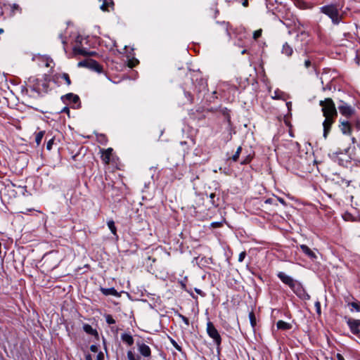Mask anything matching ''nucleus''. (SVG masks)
<instances>
[{
	"mask_svg": "<svg viewBox=\"0 0 360 360\" xmlns=\"http://www.w3.org/2000/svg\"><path fill=\"white\" fill-rule=\"evenodd\" d=\"M319 105L322 108L321 110L323 115L325 117V120L323 122V137L326 139L330 131L331 127L338 116V112L335 103L330 98H327L323 101H320Z\"/></svg>",
	"mask_w": 360,
	"mask_h": 360,
	"instance_id": "1",
	"label": "nucleus"
},
{
	"mask_svg": "<svg viewBox=\"0 0 360 360\" xmlns=\"http://www.w3.org/2000/svg\"><path fill=\"white\" fill-rule=\"evenodd\" d=\"M341 8L336 4H330L321 8L323 13L328 15L334 24H339L341 21L342 16L340 14Z\"/></svg>",
	"mask_w": 360,
	"mask_h": 360,
	"instance_id": "2",
	"label": "nucleus"
},
{
	"mask_svg": "<svg viewBox=\"0 0 360 360\" xmlns=\"http://www.w3.org/2000/svg\"><path fill=\"white\" fill-rule=\"evenodd\" d=\"M333 160L338 163V165L347 167L351 163V158L346 153L336 152L332 155Z\"/></svg>",
	"mask_w": 360,
	"mask_h": 360,
	"instance_id": "3",
	"label": "nucleus"
},
{
	"mask_svg": "<svg viewBox=\"0 0 360 360\" xmlns=\"http://www.w3.org/2000/svg\"><path fill=\"white\" fill-rule=\"evenodd\" d=\"M207 333L213 339L217 346L219 347L221 345V338L218 330L211 321H208L207 323Z\"/></svg>",
	"mask_w": 360,
	"mask_h": 360,
	"instance_id": "4",
	"label": "nucleus"
},
{
	"mask_svg": "<svg viewBox=\"0 0 360 360\" xmlns=\"http://www.w3.org/2000/svg\"><path fill=\"white\" fill-rule=\"evenodd\" d=\"M345 319L346 320L351 332L360 338V320L354 319L347 316L345 317Z\"/></svg>",
	"mask_w": 360,
	"mask_h": 360,
	"instance_id": "5",
	"label": "nucleus"
},
{
	"mask_svg": "<svg viewBox=\"0 0 360 360\" xmlns=\"http://www.w3.org/2000/svg\"><path fill=\"white\" fill-rule=\"evenodd\" d=\"M340 103L338 110L340 114L347 118L351 117L355 112L354 108L342 101H340Z\"/></svg>",
	"mask_w": 360,
	"mask_h": 360,
	"instance_id": "6",
	"label": "nucleus"
},
{
	"mask_svg": "<svg viewBox=\"0 0 360 360\" xmlns=\"http://www.w3.org/2000/svg\"><path fill=\"white\" fill-rule=\"evenodd\" d=\"M78 65L87 67L88 68L98 73H101L103 71V67L97 61L92 59L81 61L78 63Z\"/></svg>",
	"mask_w": 360,
	"mask_h": 360,
	"instance_id": "7",
	"label": "nucleus"
},
{
	"mask_svg": "<svg viewBox=\"0 0 360 360\" xmlns=\"http://www.w3.org/2000/svg\"><path fill=\"white\" fill-rule=\"evenodd\" d=\"M136 345L138 347V351L142 356L145 358L150 357L151 349L148 345L143 342H137Z\"/></svg>",
	"mask_w": 360,
	"mask_h": 360,
	"instance_id": "8",
	"label": "nucleus"
},
{
	"mask_svg": "<svg viewBox=\"0 0 360 360\" xmlns=\"http://www.w3.org/2000/svg\"><path fill=\"white\" fill-rule=\"evenodd\" d=\"M340 129L343 134L351 135L352 134V125L347 120H340Z\"/></svg>",
	"mask_w": 360,
	"mask_h": 360,
	"instance_id": "9",
	"label": "nucleus"
},
{
	"mask_svg": "<svg viewBox=\"0 0 360 360\" xmlns=\"http://www.w3.org/2000/svg\"><path fill=\"white\" fill-rule=\"evenodd\" d=\"M291 290L300 297H302L304 294V290L301 285V283L297 281H295L292 286L290 287Z\"/></svg>",
	"mask_w": 360,
	"mask_h": 360,
	"instance_id": "10",
	"label": "nucleus"
},
{
	"mask_svg": "<svg viewBox=\"0 0 360 360\" xmlns=\"http://www.w3.org/2000/svg\"><path fill=\"white\" fill-rule=\"evenodd\" d=\"M101 159L105 165H108L110 161V158L112 153V148H108L107 149H101Z\"/></svg>",
	"mask_w": 360,
	"mask_h": 360,
	"instance_id": "11",
	"label": "nucleus"
},
{
	"mask_svg": "<svg viewBox=\"0 0 360 360\" xmlns=\"http://www.w3.org/2000/svg\"><path fill=\"white\" fill-rule=\"evenodd\" d=\"M300 248L302 252L311 259L315 260L317 259L316 253L312 250H311L307 245H300Z\"/></svg>",
	"mask_w": 360,
	"mask_h": 360,
	"instance_id": "12",
	"label": "nucleus"
},
{
	"mask_svg": "<svg viewBox=\"0 0 360 360\" xmlns=\"http://www.w3.org/2000/svg\"><path fill=\"white\" fill-rule=\"evenodd\" d=\"M277 276L280 278V280L285 284L288 285L290 288L293 284L295 280L290 276L286 275L283 272H279L277 274Z\"/></svg>",
	"mask_w": 360,
	"mask_h": 360,
	"instance_id": "13",
	"label": "nucleus"
},
{
	"mask_svg": "<svg viewBox=\"0 0 360 360\" xmlns=\"http://www.w3.org/2000/svg\"><path fill=\"white\" fill-rule=\"evenodd\" d=\"M308 38H309V34L307 32L302 31L297 34L296 40L300 41L302 44H300V46L295 47V50H297V49H302V44H307L308 42Z\"/></svg>",
	"mask_w": 360,
	"mask_h": 360,
	"instance_id": "14",
	"label": "nucleus"
},
{
	"mask_svg": "<svg viewBox=\"0 0 360 360\" xmlns=\"http://www.w3.org/2000/svg\"><path fill=\"white\" fill-rule=\"evenodd\" d=\"M100 8L105 12H110L114 10V2L112 0H103Z\"/></svg>",
	"mask_w": 360,
	"mask_h": 360,
	"instance_id": "15",
	"label": "nucleus"
},
{
	"mask_svg": "<svg viewBox=\"0 0 360 360\" xmlns=\"http://www.w3.org/2000/svg\"><path fill=\"white\" fill-rule=\"evenodd\" d=\"M100 290H101V292L105 296H108V295H112L115 297L120 296L119 293L114 288H101Z\"/></svg>",
	"mask_w": 360,
	"mask_h": 360,
	"instance_id": "16",
	"label": "nucleus"
},
{
	"mask_svg": "<svg viewBox=\"0 0 360 360\" xmlns=\"http://www.w3.org/2000/svg\"><path fill=\"white\" fill-rule=\"evenodd\" d=\"M282 53L288 57H290L293 53V49L291 45L288 42H285L282 47Z\"/></svg>",
	"mask_w": 360,
	"mask_h": 360,
	"instance_id": "17",
	"label": "nucleus"
},
{
	"mask_svg": "<svg viewBox=\"0 0 360 360\" xmlns=\"http://www.w3.org/2000/svg\"><path fill=\"white\" fill-rule=\"evenodd\" d=\"M121 340L129 346H131L134 344V338L129 333H124L122 334Z\"/></svg>",
	"mask_w": 360,
	"mask_h": 360,
	"instance_id": "18",
	"label": "nucleus"
},
{
	"mask_svg": "<svg viewBox=\"0 0 360 360\" xmlns=\"http://www.w3.org/2000/svg\"><path fill=\"white\" fill-rule=\"evenodd\" d=\"M276 327L278 329L283 330H288L291 329L292 325L289 323H287L284 321L280 320L276 323Z\"/></svg>",
	"mask_w": 360,
	"mask_h": 360,
	"instance_id": "19",
	"label": "nucleus"
},
{
	"mask_svg": "<svg viewBox=\"0 0 360 360\" xmlns=\"http://www.w3.org/2000/svg\"><path fill=\"white\" fill-rule=\"evenodd\" d=\"M65 99L73 103H77L79 101V98L77 95H75L72 93L67 94L65 96L62 97V99Z\"/></svg>",
	"mask_w": 360,
	"mask_h": 360,
	"instance_id": "20",
	"label": "nucleus"
},
{
	"mask_svg": "<svg viewBox=\"0 0 360 360\" xmlns=\"http://www.w3.org/2000/svg\"><path fill=\"white\" fill-rule=\"evenodd\" d=\"M11 8V15H14L16 13H20L22 12V8L17 4H9Z\"/></svg>",
	"mask_w": 360,
	"mask_h": 360,
	"instance_id": "21",
	"label": "nucleus"
},
{
	"mask_svg": "<svg viewBox=\"0 0 360 360\" xmlns=\"http://www.w3.org/2000/svg\"><path fill=\"white\" fill-rule=\"evenodd\" d=\"M56 77L58 79L61 78L64 79L68 86H70L71 84V80L68 73L59 74L56 75Z\"/></svg>",
	"mask_w": 360,
	"mask_h": 360,
	"instance_id": "22",
	"label": "nucleus"
},
{
	"mask_svg": "<svg viewBox=\"0 0 360 360\" xmlns=\"http://www.w3.org/2000/svg\"><path fill=\"white\" fill-rule=\"evenodd\" d=\"M74 51L75 53H77V54H79V55H82V56H87V55H94V53H89L88 51H86L83 48H75L74 49Z\"/></svg>",
	"mask_w": 360,
	"mask_h": 360,
	"instance_id": "23",
	"label": "nucleus"
},
{
	"mask_svg": "<svg viewBox=\"0 0 360 360\" xmlns=\"http://www.w3.org/2000/svg\"><path fill=\"white\" fill-rule=\"evenodd\" d=\"M348 306L351 307V311H360V302L358 301L348 303Z\"/></svg>",
	"mask_w": 360,
	"mask_h": 360,
	"instance_id": "24",
	"label": "nucleus"
},
{
	"mask_svg": "<svg viewBox=\"0 0 360 360\" xmlns=\"http://www.w3.org/2000/svg\"><path fill=\"white\" fill-rule=\"evenodd\" d=\"M84 330L89 334V335H94L96 333V330H94L89 324H84L83 326Z\"/></svg>",
	"mask_w": 360,
	"mask_h": 360,
	"instance_id": "25",
	"label": "nucleus"
},
{
	"mask_svg": "<svg viewBox=\"0 0 360 360\" xmlns=\"http://www.w3.org/2000/svg\"><path fill=\"white\" fill-rule=\"evenodd\" d=\"M108 226L109 228V229L110 230L111 233L113 234V235H116L117 234V229H116V226L115 225V222L114 221L112 220H109L108 221Z\"/></svg>",
	"mask_w": 360,
	"mask_h": 360,
	"instance_id": "26",
	"label": "nucleus"
},
{
	"mask_svg": "<svg viewBox=\"0 0 360 360\" xmlns=\"http://www.w3.org/2000/svg\"><path fill=\"white\" fill-rule=\"evenodd\" d=\"M128 360H140L141 357L136 355L131 350H129L127 353Z\"/></svg>",
	"mask_w": 360,
	"mask_h": 360,
	"instance_id": "27",
	"label": "nucleus"
},
{
	"mask_svg": "<svg viewBox=\"0 0 360 360\" xmlns=\"http://www.w3.org/2000/svg\"><path fill=\"white\" fill-rule=\"evenodd\" d=\"M44 131H41L39 132H38L37 134H36V136H35V142L37 143V146H39L40 143H41V141L44 136Z\"/></svg>",
	"mask_w": 360,
	"mask_h": 360,
	"instance_id": "28",
	"label": "nucleus"
},
{
	"mask_svg": "<svg viewBox=\"0 0 360 360\" xmlns=\"http://www.w3.org/2000/svg\"><path fill=\"white\" fill-rule=\"evenodd\" d=\"M242 150H243V148H242V147H241V146H239V147L237 148V150H236V151L235 154H234V155L232 156V158H231V159L233 160V161H234V162H237V161L238 160V158H239L240 154V153H241V152H242Z\"/></svg>",
	"mask_w": 360,
	"mask_h": 360,
	"instance_id": "29",
	"label": "nucleus"
},
{
	"mask_svg": "<svg viewBox=\"0 0 360 360\" xmlns=\"http://www.w3.org/2000/svg\"><path fill=\"white\" fill-rule=\"evenodd\" d=\"M249 319L252 327L255 328V326H256V318L253 311H250L249 313Z\"/></svg>",
	"mask_w": 360,
	"mask_h": 360,
	"instance_id": "30",
	"label": "nucleus"
},
{
	"mask_svg": "<svg viewBox=\"0 0 360 360\" xmlns=\"http://www.w3.org/2000/svg\"><path fill=\"white\" fill-rule=\"evenodd\" d=\"M252 159V156L251 155H247L244 159L240 162L241 165H246L250 162Z\"/></svg>",
	"mask_w": 360,
	"mask_h": 360,
	"instance_id": "31",
	"label": "nucleus"
},
{
	"mask_svg": "<svg viewBox=\"0 0 360 360\" xmlns=\"http://www.w3.org/2000/svg\"><path fill=\"white\" fill-rule=\"evenodd\" d=\"M106 322L110 325L115 323V320L112 318V316L110 314H107L105 316Z\"/></svg>",
	"mask_w": 360,
	"mask_h": 360,
	"instance_id": "32",
	"label": "nucleus"
},
{
	"mask_svg": "<svg viewBox=\"0 0 360 360\" xmlns=\"http://www.w3.org/2000/svg\"><path fill=\"white\" fill-rule=\"evenodd\" d=\"M304 65L306 68H309L310 67H311L313 65L311 58H307V59H305Z\"/></svg>",
	"mask_w": 360,
	"mask_h": 360,
	"instance_id": "33",
	"label": "nucleus"
},
{
	"mask_svg": "<svg viewBox=\"0 0 360 360\" xmlns=\"http://www.w3.org/2000/svg\"><path fill=\"white\" fill-rule=\"evenodd\" d=\"M179 316L187 326L190 325L189 320L187 317L182 314H179Z\"/></svg>",
	"mask_w": 360,
	"mask_h": 360,
	"instance_id": "34",
	"label": "nucleus"
},
{
	"mask_svg": "<svg viewBox=\"0 0 360 360\" xmlns=\"http://www.w3.org/2000/svg\"><path fill=\"white\" fill-rule=\"evenodd\" d=\"M262 35V30H256L253 33V38L255 39H258L259 37H260Z\"/></svg>",
	"mask_w": 360,
	"mask_h": 360,
	"instance_id": "35",
	"label": "nucleus"
},
{
	"mask_svg": "<svg viewBox=\"0 0 360 360\" xmlns=\"http://www.w3.org/2000/svg\"><path fill=\"white\" fill-rule=\"evenodd\" d=\"M184 94H185L186 97L188 98V99L189 100L190 103H193V95L190 92H188V91H186L184 93Z\"/></svg>",
	"mask_w": 360,
	"mask_h": 360,
	"instance_id": "36",
	"label": "nucleus"
},
{
	"mask_svg": "<svg viewBox=\"0 0 360 360\" xmlns=\"http://www.w3.org/2000/svg\"><path fill=\"white\" fill-rule=\"evenodd\" d=\"M216 195H215V193H212L210 195V202L212 205H214V206H217V204L215 203V201H214V198H215Z\"/></svg>",
	"mask_w": 360,
	"mask_h": 360,
	"instance_id": "37",
	"label": "nucleus"
},
{
	"mask_svg": "<svg viewBox=\"0 0 360 360\" xmlns=\"http://www.w3.org/2000/svg\"><path fill=\"white\" fill-rule=\"evenodd\" d=\"M245 256H246L245 251H243V252H240V255H239V257H238V262H243Z\"/></svg>",
	"mask_w": 360,
	"mask_h": 360,
	"instance_id": "38",
	"label": "nucleus"
},
{
	"mask_svg": "<svg viewBox=\"0 0 360 360\" xmlns=\"http://www.w3.org/2000/svg\"><path fill=\"white\" fill-rule=\"evenodd\" d=\"M172 345L179 352H181V347L174 340H171Z\"/></svg>",
	"mask_w": 360,
	"mask_h": 360,
	"instance_id": "39",
	"label": "nucleus"
},
{
	"mask_svg": "<svg viewBox=\"0 0 360 360\" xmlns=\"http://www.w3.org/2000/svg\"><path fill=\"white\" fill-rule=\"evenodd\" d=\"M53 143V139H50V140L48 141V143H47V144H46V148H47V150H51Z\"/></svg>",
	"mask_w": 360,
	"mask_h": 360,
	"instance_id": "40",
	"label": "nucleus"
},
{
	"mask_svg": "<svg viewBox=\"0 0 360 360\" xmlns=\"http://www.w3.org/2000/svg\"><path fill=\"white\" fill-rule=\"evenodd\" d=\"M137 63H138L137 60H135V61L129 60V63H128V66L130 67V68H133V67H134L136 65Z\"/></svg>",
	"mask_w": 360,
	"mask_h": 360,
	"instance_id": "41",
	"label": "nucleus"
},
{
	"mask_svg": "<svg viewBox=\"0 0 360 360\" xmlns=\"http://www.w3.org/2000/svg\"><path fill=\"white\" fill-rule=\"evenodd\" d=\"M96 360H104V355L103 352H100L96 356Z\"/></svg>",
	"mask_w": 360,
	"mask_h": 360,
	"instance_id": "42",
	"label": "nucleus"
},
{
	"mask_svg": "<svg viewBox=\"0 0 360 360\" xmlns=\"http://www.w3.org/2000/svg\"><path fill=\"white\" fill-rule=\"evenodd\" d=\"M51 63H53V60L52 59H50L49 58H46V67H50Z\"/></svg>",
	"mask_w": 360,
	"mask_h": 360,
	"instance_id": "43",
	"label": "nucleus"
},
{
	"mask_svg": "<svg viewBox=\"0 0 360 360\" xmlns=\"http://www.w3.org/2000/svg\"><path fill=\"white\" fill-rule=\"evenodd\" d=\"M316 309H317V312L320 313V311H321V305H320V303L319 302H317L316 303Z\"/></svg>",
	"mask_w": 360,
	"mask_h": 360,
	"instance_id": "44",
	"label": "nucleus"
},
{
	"mask_svg": "<svg viewBox=\"0 0 360 360\" xmlns=\"http://www.w3.org/2000/svg\"><path fill=\"white\" fill-rule=\"evenodd\" d=\"M336 357H337L338 360H345L343 356L339 353L337 354Z\"/></svg>",
	"mask_w": 360,
	"mask_h": 360,
	"instance_id": "45",
	"label": "nucleus"
},
{
	"mask_svg": "<svg viewBox=\"0 0 360 360\" xmlns=\"http://www.w3.org/2000/svg\"><path fill=\"white\" fill-rule=\"evenodd\" d=\"M90 349L94 352H97V347L96 345H91Z\"/></svg>",
	"mask_w": 360,
	"mask_h": 360,
	"instance_id": "46",
	"label": "nucleus"
},
{
	"mask_svg": "<svg viewBox=\"0 0 360 360\" xmlns=\"http://www.w3.org/2000/svg\"><path fill=\"white\" fill-rule=\"evenodd\" d=\"M355 127L357 129H360V121H356L355 123Z\"/></svg>",
	"mask_w": 360,
	"mask_h": 360,
	"instance_id": "47",
	"label": "nucleus"
},
{
	"mask_svg": "<svg viewBox=\"0 0 360 360\" xmlns=\"http://www.w3.org/2000/svg\"><path fill=\"white\" fill-rule=\"evenodd\" d=\"M195 291L198 294H199V295H203L202 291L201 290H200V289H197V288H195Z\"/></svg>",
	"mask_w": 360,
	"mask_h": 360,
	"instance_id": "48",
	"label": "nucleus"
},
{
	"mask_svg": "<svg viewBox=\"0 0 360 360\" xmlns=\"http://www.w3.org/2000/svg\"><path fill=\"white\" fill-rule=\"evenodd\" d=\"M220 225V223L218 222H214L212 224V227H218Z\"/></svg>",
	"mask_w": 360,
	"mask_h": 360,
	"instance_id": "49",
	"label": "nucleus"
},
{
	"mask_svg": "<svg viewBox=\"0 0 360 360\" xmlns=\"http://www.w3.org/2000/svg\"><path fill=\"white\" fill-rule=\"evenodd\" d=\"M242 4L245 7L248 6V0H244Z\"/></svg>",
	"mask_w": 360,
	"mask_h": 360,
	"instance_id": "50",
	"label": "nucleus"
},
{
	"mask_svg": "<svg viewBox=\"0 0 360 360\" xmlns=\"http://www.w3.org/2000/svg\"><path fill=\"white\" fill-rule=\"evenodd\" d=\"M86 360H93L90 354H87L85 356Z\"/></svg>",
	"mask_w": 360,
	"mask_h": 360,
	"instance_id": "51",
	"label": "nucleus"
},
{
	"mask_svg": "<svg viewBox=\"0 0 360 360\" xmlns=\"http://www.w3.org/2000/svg\"><path fill=\"white\" fill-rule=\"evenodd\" d=\"M62 112L69 113V108H67V107H65V108L63 109Z\"/></svg>",
	"mask_w": 360,
	"mask_h": 360,
	"instance_id": "52",
	"label": "nucleus"
},
{
	"mask_svg": "<svg viewBox=\"0 0 360 360\" xmlns=\"http://www.w3.org/2000/svg\"><path fill=\"white\" fill-rule=\"evenodd\" d=\"M278 200L280 201V202H281L282 204L285 205V200L282 198H278Z\"/></svg>",
	"mask_w": 360,
	"mask_h": 360,
	"instance_id": "53",
	"label": "nucleus"
},
{
	"mask_svg": "<svg viewBox=\"0 0 360 360\" xmlns=\"http://www.w3.org/2000/svg\"><path fill=\"white\" fill-rule=\"evenodd\" d=\"M100 137L101 138V140H105V139H106V137H105V135L101 134V135L100 136Z\"/></svg>",
	"mask_w": 360,
	"mask_h": 360,
	"instance_id": "54",
	"label": "nucleus"
},
{
	"mask_svg": "<svg viewBox=\"0 0 360 360\" xmlns=\"http://www.w3.org/2000/svg\"><path fill=\"white\" fill-rule=\"evenodd\" d=\"M271 201H272V200L271 198H269V199L266 200L265 202L266 203H271Z\"/></svg>",
	"mask_w": 360,
	"mask_h": 360,
	"instance_id": "55",
	"label": "nucleus"
},
{
	"mask_svg": "<svg viewBox=\"0 0 360 360\" xmlns=\"http://www.w3.org/2000/svg\"><path fill=\"white\" fill-rule=\"evenodd\" d=\"M4 30L3 28H0V34L4 33Z\"/></svg>",
	"mask_w": 360,
	"mask_h": 360,
	"instance_id": "56",
	"label": "nucleus"
},
{
	"mask_svg": "<svg viewBox=\"0 0 360 360\" xmlns=\"http://www.w3.org/2000/svg\"><path fill=\"white\" fill-rule=\"evenodd\" d=\"M352 141L353 143H355V142H356V139H355L354 137H353V138L352 139Z\"/></svg>",
	"mask_w": 360,
	"mask_h": 360,
	"instance_id": "57",
	"label": "nucleus"
},
{
	"mask_svg": "<svg viewBox=\"0 0 360 360\" xmlns=\"http://www.w3.org/2000/svg\"><path fill=\"white\" fill-rule=\"evenodd\" d=\"M245 53H246V50L242 51V54H244Z\"/></svg>",
	"mask_w": 360,
	"mask_h": 360,
	"instance_id": "58",
	"label": "nucleus"
},
{
	"mask_svg": "<svg viewBox=\"0 0 360 360\" xmlns=\"http://www.w3.org/2000/svg\"><path fill=\"white\" fill-rule=\"evenodd\" d=\"M273 98H278V97L277 96V94H275V96H273Z\"/></svg>",
	"mask_w": 360,
	"mask_h": 360,
	"instance_id": "59",
	"label": "nucleus"
},
{
	"mask_svg": "<svg viewBox=\"0 0 360 360\" xmlns=\"http://www.w3.org/2000/svg\"><path fill=\"white\" fill-rule=\"evenodd\" d=\"M219 13L218 10H217V9H216V10H215V13L217 14V13Z\"/></svg>",
	"mask_w": 360,
	"mask_h": 360,
	"instance_id": "60",
	"label": "nucleus"
},
{
	"mask_svg": "<svg viewBox=\"0 0 360 360\" xmlns=\"http://www.w3.org/2000/svg\"><path fill=\"white\" fill-rule=\"evenodd\" d=\"M227 118H228V121H229V122H230V117H229V116H228V117H227Z\"/></svg>",
	"mask_w": 360,
	"mask_h": 360,
	"instance_id": "61",
	"label": "nucleus"
}]
</instances>
